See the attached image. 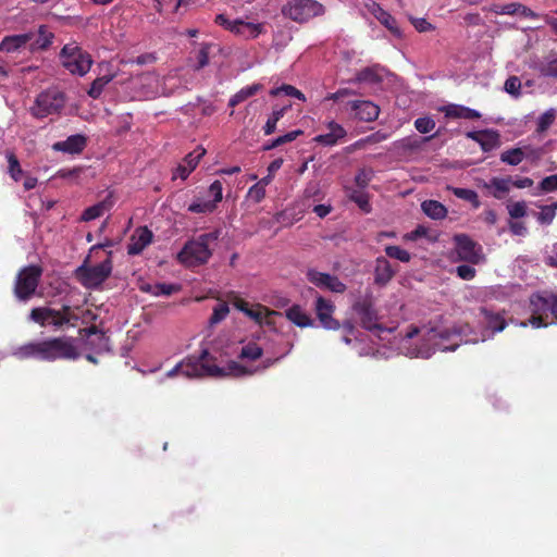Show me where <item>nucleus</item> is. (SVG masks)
<instances>
[{"instance_id":"cd10ccee","label":"nucleus","mask_w":557,"mask_h":557,"mask_svg":"<svg viewBox=\"0 0 557 557\" xmlns=\"http://www.w3.org/2000/svg\"><path fill=\"white\" fill-rule=\"evenodd\" d=\"M286 318L299 327L313 325V320L307 314L299 305H293L285 311Z\"/></svg>"},{"instance_id":"20e7f679","label":"nucleus","mask_w":557,"mask_h":557,"mask_svg":"<svg viewBox=\"0 0 557 557\" xmlns=\"http://www.w3.org/2000/svg\"><path fill=\"white\" fill-rule=\"evenodd\" d=\"M208 349H203L198 358H187L185 361L176 364L171 369L166 375L173 377L175 375H184L186 377H200V376H224V368H220L215 364H210Z\"/></svg>"},{"instance_id":"680f3d73","label":"nucleus","mask_w":557,"mask_h":557,"mask_svg":"<svg viewBox=\"0 0 557 557\" xmlns=\"http://www.w3.org/2000/svg\"><path fill=\"white\" fill-rule=\"evenodd\" d=\"M222 190L223 188L220 181H214L208 189V193L213 197L212 201L215 202V205H218L223 198Z\"/></svg>"},{"instance_id":"9b49d317","label":"nucleus","mask_w":557,"mask_h":557,"mask_svg":"<svg viewBox=\"0 0 557 557\" xmlns=\"http://www.w3.org/2000/svg\"><path fill=\"white\" fill-rule=\"evenodd\" d=\"M352 310L359 317L363 329L374 332L383 331L384 327L377 322L379 315L374 308L373 297L371 293L364 295L352 305Z\"/></svg>"},{"instance_id":"412c9836","label":"nucleus","mask_w":557,"mask_h":557,"mask_svg":"<svg viewBox=\"0 0 557 557\" xmlns=\"http://www.w3.org/2000/svg\"><path fill=\"white\" fill-rule=\"evenodd\" d=\"M280 359H281V357L267 358L262 361V363L259 367H257L255 369H248V368L239 364L236 361H231V362H228L227 368L224 369L225 375L226 374H233L235 376L252 375L256 372L264 371V370L269 369L270 367L274 366Z\"/></svg>"},{"instance_id":"603ef678","label":"nucleus","mask_w":557,"mask_h":557,"mask_svg":"<svg viewBox=\"0 0 557 557\" xmlns=\"http://www.w3.org/2000/svg\"><path fill=\"white\" fill-rule=\"evenodd\" d=\"M350 199L358 205V207L364 212H370L371 206L369 202V197L366 193L355 190L350 195Z\"/></svg>"},{"instance_id":"b1692460","label":"nucleus","mask_w":557,"mask_h":557,"mask_svg":"<svg viewBox=\"0 0 557 557\" xmlns=\"http://www.w3.org/2000/svg\"><path fill=\"white\" fill-rule=\"evenodd\" d=\"M441 111L448 119L476 120L481 117V113L479 111L455 103L442 107Z\"/></svg>"},{"instance_id":"a18cd8bd","label":"nucleus","mask_w":557,"mask_h":557,"mask_svg":"<svg viewBox=\"0 0 557 557\" xmlns=\"http://www.w3.org/2000/svg\"><path fill=\"white\" fill-rule=\"evenodd\" d=\"M216 209V205L213 201L205 200V201H195L190 203L187 208L189 212L193 213H211Z\"/></svg>"},{"instance_id":"5fc2aeb1","label":"nucleus","mask_w":557,"mask_h":557,"mask_svg":"<svg viewBox=\"0 0 557 557\" xmlns=\"http://www.w3.org/2000/svg\"><path fill=\"white\" fill-rule=\"evenodd\" d=\"M372 171L371 170H366V169H361L357 174H356V177H355V182H356V185L360 188H366L370 181L372 180Z\"/></svg>"},{"instance_id":"6ab92c4d","label":"nucleus","mask_w":557,"mask_h":557,"mask_svg":"<svg viewBox=\"0 0 557 557\" xmlns=\"http://www.w3.org/2000/svg\"><path fill=\"white\" fill-rule=\"evenodd\" d=\"M26 35L32 36L28 42L29 52L47 50L54 38V34L46 25H40L36 32H27Z\"/></svg>"},{"instance_id":"6e6d98bb","label":"nucleus","mask_w":557,"mask_h":557,"mask_svg":"<svg viewBox=\"0 0 557 557\" xmlns=\"http://www.w3.org/2000/svg\"><path fill=\"white\" fill-rule=\"evenodd\" d=\"M248 197L253 202L259 203L261 202L265 197V188H263L261 185L256 183L252 185L248 190Z\"/></svg>"},{"instance_id":"052dcab7","label":"nucleus","mask_w":557,"mask_h":557,"mask_svg":"<svg viewBox=\"0 0 557 557\" xmlns=\"http://www.w3.org/2000/svg\"><path fill=\"white\" fill-rule=\"evenodd\" d=\"M329 133H331L338 141L346 137V129L335 121H330L327 123Z\"/></svg>"},{"instance_id":"e2e57ef3","label":"nucleus","mask_w":557,"mask_h":557,"mask_svg":"<svg viewBox=\"0 0 557 557\" xmlns=\"http://www.w3.org/2000/svg\"><path fill=\"white\" fill-rule=\"evenodd\" d=\"M313 140L320 145L330 147L335 146L338 143V140L329 132L315 136Z\"/></svg>"},{"instance_id":"79ce46f5","label":"nucleus","mask_w":557,"mask_h":557,"mask_svg":"<svg viewBox=\"0 0 557 557\" xmlns=\"http://www.w3.org/2000/svg\"><path fill=\"white\" fill-rule=\"evenodd\" d=\"M556 111L555 109H548L537 120L536 133H545L555 122Z\"/></svg>"},{"instance_id":"7c9ffc66","label":"nucleus","mask_w":557,"mask_h":557,"mask_svg":"<svg viewBox=\"0 0 557 557\" xmlns=\"http://www.w3.org/2000/svg\"><path fill=\"white\" fill-rule=\"evenodd\" d=\"M421 209L425 215L433 220H443L447 215L446 207L437 200H424L421 203Z\"/></svg>"},{"instance_id":"4c0bfd02","label":"nucleus","mask_w":557,"mask_h":557,"mask_svg":"<svg viewBox=\"0 0 557 557\" xmlns=\"http://www.w3.org/2000/svg\"><path fill=\"white\" fill-rule=\"evenodd\" d=\"M524 159V152L521 148L508 149L500 154V161L509 165H518Z\"/></svg>"},{"instance_id":"864d4df0","label":"nucleus","mask_w":557,"mask_h":557,"mask_svg":"<svg viewBox=\"0 0 557 557\" xmlns=\"http://www.w3.org/2000/svg\"><path fill=\"white\" fill-rule=\"evenodd\" d=\"M508 213L511 219H519L527 214V205L524 201H517L507 206Z\"/></svg>"},{"instance_id":"1a4fd4ad","label":"nucleus","mask_w":557,"mask_h":557,"mask_svg":"<svg viewBox=\"0 0 557 557\" xmlns=\"http://www.w3.org/2000/svg\"><path fill=\"white\" fill-rule=\"evenodd\" d=\"M324 12L323 4L317 0H290L282 8V14L297 23L308 22Z\"/></svg>"},{"instance_id":"2eb2a0df","label":"nucleus","mask_w":557,"mask_h":557,"mask_svg":"<svg viewBox=\"0 0 557 557\" xmlns=\"http://www.w3.org/2000/svg\"><path fill=\"white\" fill-rule=\"evenodd\" d=\"M314 311L320 324L326 330H338L341 324L333 318L335 306L331 300L322 296L317 297L314 304Z\"/></svg>"},{"instance_id":"7ed1b4c3","label":"nucleus","mask_w":557,"mask_h":557,"mask_svg":"<svg viewBox=\"0 0 557 557\" xmlns=\"http://www.w3.org/2000/svg\"><path fill=\"white\" fill-rule=\"evenodd\" d=\"M220 231L215 230L205 233L196 238L189 239L177 255V260L188 267H199L209 261L212 256L211 245L219 239Z\"/></svg>"},{"instance_id":"37998d69","label":"nucleus","mask_w":557,"mask_h":557,"mask_svg":"<svg viewBox=\"0 0 557 557\" xmlns=\"http://www.w3.org/2000/svg\"><path fill=\"white\" fill-rule=\"evenodd\" d=\"M230 313V308L226 302H220L213 308V312L209 318V326L212 327L215 324L222 322Z\"/></svg>"},{"instance_id":"49530a36","label":"nucleus","mask_w":557,"mask_h":557,"mask_svg":"<svg viewBox=\"0 0 557 557\" xmlns=\"http://www.w3.org/2000/svg\"><path fill=\"white\" fill-rule=\"evenodd\" d=\"M509 183L510 178H492L491 186L495 188L493 196L497 199H502L503 196L509 191Z\"/></svg>"},{"instance_id":"f257e3e1","label":"nucleus","mask_w":557,"mask_h":557,"mask_svg":"<svg viewBox=\"0 0 557 557\" xmlns=\"http://www.w3.org/2000/svg\"><path fill=\"white\" fill-rule=\"evenodd\" d=\"M16 355L22 359L33 358L40 361L76 360L79 357L72 337H52L30 342L18 347Z\"/></svg>"},{"instance_id":"a211bd4d","label":"nucleus","mask_w":557,"mask_h":557,"mask_svg":"<svg viewBox=\"0 0 557 557\" xmlns=\"http://www.w3.org/2000/svg\"><path fill=\"white\" fill-rule=\"evenodd\" d=\"M351 111L355 117L362 122H373L379 117L380 108L369 100H354L349 101Z\"/></svg>"},{"instance_id":"f3484780","label":"nucleus","mask_w":557,"mask_h":557,"mask_svg":"<svg viewBox=\"0 0 557 557\" xmlns=\"http://www.w3.org/2000/svg\"><path fill=\"white\" fill-rule=\"evenodd\" d=\"M488 11L498 15H521L525 18L532 20L540 17L536 12L520 2H510L507 4L494 3L490 7Z\"/></svg>"},{"instance_id":"a878e982","label":"nucleus","mask_w":557,"mask_h":557,"mask_svg":"<svg viewBox=\"0 0 557 557\" xmlns=\"http://www.w3.org/2000/svg\"><path fill=\"white\" fill-rule=\"evenodd\" d=\"M113 205L114 200L110 193L102 201L85 209L82 214V220L88 222L100 218L106 211H109Z\"/></svg>"},{"instance_id":"09e8293b","label":"nucleus","mask_w":557,"mask_h":557,"mask_svg":"<svg viewBox=\"0 0 557 557\" xmlns=\"http://www.w3.org/2000/svg\"><path fill=\"white\" fill-rule=\"evenodd\" d=\"M7 158H8V163H9V173H10L11 177L15 182L20 181L22 177L23 171H22V168H21V164H20L17 158L15 157L14 153H9L7 156Z\"/></svg>"},{"instance_id":"4468645a","label":"nucleus","mask_w":557,"mask_h":557,"mask_svg":"<svg viewBox=\"0 0 557 557\" xmlns=\"http://www.w3.org/2000/svg\"><path fill=\"white\" fill-rule=\"evenodd\" d=\"M307 280L315 287L326 289L332 293L343 294L346 292L347 286L336 275L320 272L314 269H309L306 273Z\"/></svg>"},{"instance_id":"de8ad7c7","label":"nucleus","mask_w":557,"mask_h":557,"mask_svg":"<svg viewBox=\"0 0 557 557\" xmlns=\"http://www.w3.org/2000/svg\"><path fill=\"white\" fill-rule=\"evenodd\" d=\"M385 253L389 258L397 259L401 262H409L411 258L410 253L407 250L400 248L399 246H386Z\"/></svg>"},{"instance_id":"58836bf2","label":"nucleus","mask_w":557,"mask_h":557,"mask_svg":"<svg viewBox=\"0 0 557 557\" xmlns=\"http://www.w3.org/2000/svg\"><path fill=\"white\" fill-rule=\"evenodd\" d=\"M557 211V201L552 205H546L541 207V212L536 213V219L541 224L549 225L555 216Z\"/></svg>"},{"instance_id":"c03bdc74","label":"nucleus","mask_w":557,"mask_h":557,"mask_svg":"<svg viewBox=\"0 0 557 557\" xmlns=\"http://www.w3.org/2000/svg\"><path fill=\"white\" fill-rule=\"evenodd\" d=\"M448 189L451 190L457 198L472 202L475 207L479 206L478 194L474 190L450 186H448Z\"/></svg>"},{"instance_id":"338daca9","label":"nucleus","mask_w":557,"mask_h":557,"mask_svg":"<svg viewBox=\"0 0 557 557\" xmlns=\"http://www.w3.org/2000/svg\"><path fill=\"white\" fill-rule=\"evenodd\" d=\"M509 230L513 235L523 236L527 234V227L523 222L510 221Z\"/></svg>"},{"instance_id":"13d9d810","label":"nucleus","mask_w":557,"mask_h":557,"mask_svg":"<svg viewBox=\"0 0 557 557\" xmlns=\"http://www.w3.org/2000/svg\"><path fill=\"white\" fill-rule=\"evenodd\" d=\"M456 273L461 280L470 281L475 276V269L470 264H460L456 268Z\"/></svg>"},{"instance_id":"f704fd0d","label":"nucleus","mask_w":557,"mask_h":557,"mask_svg":"<svg viewBox=\"0 0 557 557\" xmlns=\"http://www.w3.org/2000/svg\"><path fill=\"white\" fill-rule=\"evenodd\" d=\"M262 88L261 84H252L250 86H246L237 91L234 96L228 100V106L234 108L248 99L249 97L255 96Z\"/></svg>"},{"instance_id":"f03ea898","label":"nucleus","mask_w":557,"mask_h":557,"mask_svg":"<svg viewBox=\"0 0 557 557\" xmlns=\"http://www.w3.org/2000/svg\"><path fill=\"white\" fill-rule=\"evenodd\" d=\"M529 311L530 318L521 322L523 327L543 329L557 323V293L542 290L531 294Z\"/></svg>"},{"instance_id":"dca6fc26","label":"nucleus","mask_w":557,"mask_h":557,"mask_svg":"<svg viewBox=\"0 0 557 557\" xmlns=\"http://www.w3.org/2000/svg\"><path fill=\"white\" fill-rule=\"evenodd\" d=\"M153 234L147 226H139L135 230L127 245L129 256L140 255L146 247L152 243Z\"/></svg>"},{"instance_id":"3c124183","label":"nucleus","mask_w":557,"mask_h":557,"mask_svg":"<svg viewBox=\"0 0 557 557\" xmlns=\"http://www.w3.org/2000/svg\"><path fill=\"white\" fill-rule=\"evenodd\" d=\"M414 127L422 134L432 132L435 127V121L429 116L419 117L414 121Z\"/></svg>"},{"instance_id":"423d86ee","label":"nucleus","mask_w":557,"mask_h":557,"mask_svg":"<svg viewBox=\"0 0 557 557\" xmlns=\"http://www.w3.org/2000/svg\"><path fill=\"white\" fill-rule=\"evenodd\" d=\"M61 64L73 75L84 76L94 63L91 55L77 42H69L60 51Z\"/></svg>"},{"instance_id":"bb28decb","label":"nucleus","mask_w":557,"mask_h":557,"mask_svg":"<svg viewBox=\"0 0 557 557\" xmlns=\"http://www.w3.org/2000/svg\"><path fill=\"white\" fill-rule=\"evenodd\" d=\"M261 32H262L261 24L245 22L243 20H235V24L233 26L232 33H234L235 35L240 36L245 39H251V38H257Z\"/></svg>"},{"instance_id":"69168bd1","label":"nucleus","mask_w":557,"mask_h":557,"mask_svg":"<svg viewBox=\"0 0 557 557\" xmlns=\"http://www.w3.org/2000/svg\"><path fill=\"white\" fill-rule=\"evenodd\" d=\"M302 134H304V131H301V129L290 131V132L286 133L285 135L278 136L277 137V139H278L277 143H280L281 146L285 145L287 143H292V141L297 139Z\"/></svg>"},{"instance_id":"a19ab883","label":"nucleus","mask_w":557,"mask_h":557,"mask_svg":"<svg viewBox=\"0 0 557 557\" xmlns=\"http://www.w3.org/2000/svg\"><path fill=\"white\" fill-rule=\"evenodd\" d=\"M263 355V349L256 343L245 345L239 354L240 359L258 360Z\"/></svg>"},{"instance_id":"0eeeda50","label":"nucleus","mask_w":557,"mask_h":557,"mask_svg":"<svg viewBox=\"0 0 557 557\" xmlns=\"http://www.w3.org/2000/svg\"><path fill=\"white\" fill-rule=\"evenodd\" d=\"M112 251L108 252V258L96 265H87L86 262L78 267L75 271V276L78 282L88 289H96L102 285V283L111 275L112 264Z\"/></svg>"},{"instance_id":"ddd939ff","label":"nucleus","mask_w":557,"mask_h":557,"mask_svg":"<svg viewBox=\"0 0 557 557\" xmlns=\"http://www.w3.org/2000/svg\"><path fill=\"white\" fill-rule=\"evenodd\" d=\"M455 250L461 261L478 264L483 259L482 247L466 234L454 236Z\"/></svg>"},{"instance_id":"c9c22d12","label":"nucleus","mask_w":557,"mask_h":557,"mask_svg":"<svg viewBox=\"0 0 557 557\" xmlns=\"http://www.w3.org/2000/svg\"><path fill=\"white\" fill-rule=\"evenodd\" d=\"M479 145L484 152L494 150L500 145L499 134L493 129H484V134L482 135Z\"/></svg>"},{"instance_id":"39448f33","label":"nucleus","mask_w":557,"mask_h":557,"mask_svg":"<svg viewBox=\"0 0 557 557\" xmlns=\"http://www.w3.org/2000/svg\"><path fill=\"white\" fill-rule=\"evenodd\" d=\"M29 318L42 327L52 325L57 329H61L67 324L75 325V322L78 321L77 314H75L72 307L69 305H63L60 310L50 307L33 308Z\"/></svg>"},{"instance_id":"6e6552de","label":"nucleus","mask_w":557,"mask_h":557,"mask_svg":"<svg viewBox=\"0 0 557 557\" xmlns=\"http://www.w3.org/2000/svg\"><path fill=\"white\" fill-rule=\"evenodd\" d=\"M65 106V95L59 90H46L40 92L29 112L36 119H45L58 114Z\"/></svg>"},{"instance_id":"72a5a7b5","label":"nucleus","mask_w":557,"mask_h":557,"mask_svg":"<svg viewBox=\"0 0 557 557\" xmlns=\"http://www.w3.org/2000/svg\"><path fill=\"white\" fill-rule=\"evenodd\" d=\"M290 104H287L282 108L273 109L271 115L268 117L263 126V133L265 136L272 135L276 131L277 122L285 115L286 111L290 109Z\"/></svg>"},{"instance_id":"4be33fe9","label":"nucleus","mask_w":557,"mask_h":557,"mask_svg":"<svg viewBox=\"0 0 557 557\" xmlns=\"http://www.w3.org/2000/svg\"><path fill=\"white\" fill-rule=\"evenodd\" d=\"M32 36L24 34L5 36L0 42V51L7 53H13L21 51L22 49H28V42Z\"/></svg>"},{"instance_id":"c85d7f7f","label":"nucleus","mask_w":557,"mask_h":557,"mask_svg":"<svg viewBox=\"0 0 557 557\" xmlns=\"http://www.w3.org/2000/svg\"><path fill=\"white\" fill-rule=\"evenodd\" d=\"M480 312L484 318L487 329L492 330L493 332H502L505 330L507 323L503 314L499 312H493L485 307H482Z\"/></svg>"},{"instance_id":"4d7b16f0","label":"nucleus","mask_w":557,"mask_h":557,"mask_svg":"<svg viewBox=\"0 0 557 557\" xmlns=\"http://www.w3.org/2000/svg\"><path fill=\"white\" fill-rule=\"evenodd\" d=\"M540 189L543 193H552L557 190V174L544 177L540 183Z\"/></svg>"},{"instance_id":"774afa93","label":"nucleus","mask_w":557,"mask_h":557,"mask_svg":"<svg viewBox=\"0 0 557 557\" xmlns=\"http://www.w3.org/2000/svg\"><path fill=\"white\" fill-rule=\"evenodd\" d=\"M215 23L225 29L233 32L235 21H230L224 14H219L215 16Z\"/></svg>"},{"instance_id":"9d476101","label":"nucleus","mask_w":557,"mask_h":557,"mask_svg":"<svg viewBox=\"0 0 557 557\" xmlns=\"http://www.w3.org/2000/svg\"><path fill=\"white\" fill-rule=\"evenodd\" d=\"M41 274H42V270L38 265L32 264V265L23 268L18 272L16 280H15V285H14L15 296L22 301H26V300L30 299L38 287Z\"/></svg>"},{"instance_id":"0e129e2a","label":"nucleus","mask_w":557,"mask_h":557,"mask_svg":"<svg viewBox=\"0 0 557 557\" xmlns=\"http://www.w3.org/2000/svg\"><path fill=\"white\" fill-rule=\"evenodd\" d=\"M411 23L419 33L431 32L434 29V26L425 18H412Z\"/></svg>"},{"instance_id":"5701e85b","label":"nucleus","mask_w":557,"mask_h":557,"mask_svg":"<svg viewBox=\"0 0 557 557\" xmlns=\"http://www.w3.org/2000/svg\"><path fill=\"white\" fill-rule=\"evenodd\" d=\"M206 149L202 147H197L194 151L189 152L184 158V163L180 164L176 169L177 175L182 180H186L189 174L196 169L200 159L205 156Z\"/></svg>"},{"instance_id":"bf43d9fd","label":"nucleus","mask_w":557,"mask_h":557,"mask_svg":"<svg viewBox=\"0 0 557 557\" xmlns=\"http://www.w3.org/2000/svg\"><path fill=\"white\" fill-rule=\"evenodd\" d=\"M209 49H210V46L208 44H203L200 48V50L198 51V54H197V65H196V70H200L202 67H205L206 65H208L209 63Z\"/></svg>"},{"instance_id":"473e14b6","label":"nucleus","mask_w":557,"mask_h":557,"mask_svg":"<svg viewBox=\"0 0 557 557\" xmlns=\"http://www.w3.org/2000/svg\"><path fill=\"white\" fill-rule=\"evenodd\" d=\"M79 334L86 339H91V337H97L99 339V351H106L109 350V337L106 335V333L98 329L96 325H91L89 327L81 329Z\"/></svg>"},{"instance_id":"ea45409f","label":"nucleus","mask_w":557,"mask_h":557,"mask_svg":"<svg viewBox=\"0 0 557 557\" xmlns=\"http://www.w3.org/2000/svg\"><path fill=\"white\" fill-rule=\"evenodd\" d=\"M281 94H284L285 96H288V97H295L301 101H306L305 95L299 89H297L296 87H294L292 85L283 84L280 87L271 89V91H270V95L274 96V97H276Z\"/></svg>"},{"instance_id":"c756f323","label":"nucleus","mask_w":557,"mask_h":557,"mask_svg":"<svg viewBox=\"0 0 557 557\" xmlns=\"http://www.w3.org/2000/svg\"><path fill=\"white\" fill-rule=\"evenodd\" d=\"M371 12L377 18V21L381 24H383L393 34H396V35L400 34L395 17L392 16L387 11L382 9L377 3L372 2Z\"/></svg>"},{"instance_id":"8fccbe9b","label":"nucleus","mask_w":557,"mask_h":557,"mask_svg":"<svg viewBox=\"0 0 557 557\" xmlns=\"http://www.w3.org/2000/svg\"><path fill=\"white\" fill-rule=\"evenodd\" d=\"M504 89L513 97L520 96L521 81L518 76H510L506 79Z\"/></svg>"},{"instance_id":"f8f14e48","label":"nucleus","mask_w":557,"mask_h":557,"mask_svg":"<svg viewBox=\"0 0 557 557\" xmlns=\"http://www.w3.org/2000/svg\"><path fill=\"white\" fill-rule=\"evenodd\" d=\"M233 306L245 313L248 318L258 324L273 325L274 322L270 319L271 315L280 314L277 311L271 310L261 304L250 305L240 297L235 296L232 300Z\"/></svg>"},{"instance_id":"2f4dec72","label":"nucleus","mask_w":557,"mask_h":557,"mask_svg":"<svg viewBox=\"0 0 557 557\" xmlns=\"http://www.w3.org/2000/svg\"><path fill=\"white\" fill-rule=\"evenodd\" d=\"M115 73L114 72H109L97 77L90 85V88L87 90V95L92 98V99H98L104 87L113 81V78L115 77Z\"/></svg>"},{"instance_id":"aec40b11","label":"nucleus","mask_w":557,"mask_h":557,"mask_svg":"<svg viewBox=\"0 0 557 557\" xmlns=\"http://www.w3.org/2000/svg\"><path fill=\"white\" fill-rule=\"evenodd\" d=\"M87 141L88 139L85 135L75 134L69 136L65 140L54 143L52 149L69 154H78L84 151Z\"/></svg>"},{"instance_id":"393cba45","label":"nucleus","mask_w":557,"mask_h":557,"mask_svg":"<svg viewBox=\"0 0 557 557\" xmlns=\"http://www.w3.org/2000/svg\"><path fill=\"white\" fill-rule=\"evenodd\" d=\"M394 275L395 271L389 261L384 257L377 258L374 269V283L379 286H385Z\"/></svg>"},{"instance_id":"e433bc0d","label":"nucleus","mask_w":557,"mask_h":557,"mask_svg":"<svg viewBox=\"0 0 557 557\" xmlns=\"http://www.w3.org/2000/svg\"><path fill=\"white\" fill-rule=\"evenodd\" d=\"M145 292H150L154 296H170L174 293L181 290V285L178 284H166V283H158L154 286H147L141 288Z\"/></svg>"}]
</instances>
